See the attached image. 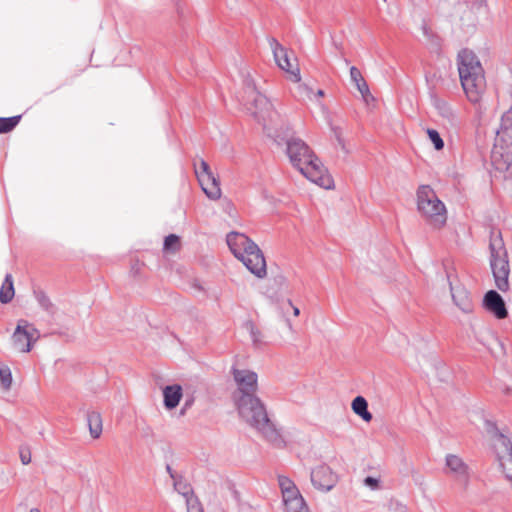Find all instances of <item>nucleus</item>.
Listing matches in <instances>:
<instances>
[{
    "mask_svg": "<svg viewBox=\"0 0 512 512\" xmlns=\"http://www.w3.org/2000/svg\"><path fill=\"white\" fill-rule=\"evenodd\" d=\"M182 387L180 385H168L163 389L164 406L168 410L176 408L182 398Z\"/></svg>",
    "mask_w": 512,
    "mask_h": 512,
    "instance_id": "16",
    "label": "nucleus"
},
{
    "mask_svg": "<svg viewBox=\"0 0 512 512\" xmlns=\"http://www.w3.org/2000/svg\"><path fill=\"white\" fill-rule=\"evenodd\" d=\"M297 84L296 89L299 97L301 98H312V95H314L313 90L306 84L299 82H295Z\"/></svg>",
    "mask_w": 512,
    "mask_h": 512,
    "instance_id": "33",
    "label": "nucleus"
},
{
    "mask_svg": "<svg viewBox=\"0 0 512 512\" xmlns=\"http://www.w3.org/2000/svg\"><path fill=\"white\" fill-rule=\"evenodd\" d=\"M432 105L443 119L451 124L455 122L456 114L445 99L434 96L432 97Z\"/></svg>",
    "mask_w": 512,
    "mask_h": 512,
    "instance_id": "19",
    "label": "nucleus"
},
{
    "mask_svg": "<svg viewBox=\"0 0 512 512\" xmlns=\"http://www.w3.org/2000/svg\"><path fill=\"white\" fill-rule=\"evenodd\" d=\"M452 299L455 305L464 313H471L473 311V302L469 293L465 289H453Z\"/></svg>",
    "mask_w": 512,
    "mask_h": 512,
    "instance_id": "17",
    "label": "nucleus"
},
{
    "mask_svg": "<svg viewBox=\"0 0 512 512\" xmlns=\"http://www.w3.org/2000/svg\"><path fill=\"white\" fill-rule=\"evenodd\" d=\"M491 163L500 172L507 171L512 164V111L503 113L491 152Z\"/></svg>",
    "mask_w": 512,
    "mask_h": 512,
    "instance_id": "6",
    "label": "nucleus"
},
{
    "mask_svg": "<svg viewBox=\"0 0 512 512\" xmlns=\"http://www.w3.org/2000/svg\"><path fill=\"white\" fill-rule=\"evenodd\" d=\"M446 473L453 478L463 492H468L472 478L469 465L458 455L447 454L445 457Z\"/></svg>",
    "mask_w": 512,
    "mask_h": 512,
    "instance_id": "10",
    "label": "nucleus"
},
{
    "mask_svg": "<svg viewBox=\"0 0 512 512\" xmlns=\"http://www.w3.org/2000/svg\"><path fill=\"white\" fill-rule=\"evenodd\" d=\"M29 512H41L38 508H32Z\"/></svg>",
    "mask_w": 512,
    "mask_h": 512,
    "instance_id": "41",
    "label": "nucleus"
},
{
    "mask_svg": "<svg viewBox=\"0 0 512 512\" xmlns=\"http://www.w3.org/2000/svg\"><path fill=\"white\" fill-rule=\"evenodd\" d=\"M284 512H310L305 499L296 487L282 494Z\"/></svg>",
    "mask_w": 512,
    "mask_h": 512,
    "instance_id": "13",
    "label": "nucleus"
},
{
    "mask_svg": "<svg viewBox=\"0 0 512 512\" xmlns=\"http://www.w3.org/2000/svg\"><path fill=\"white\" fill-rule=\"evenodd\" d=\"M364 485L372 490H376L379 488V480L377 478L368 476L364 479Z\"/></svg>",
    "mask_w": 512,
    "mask_h": 512,
    "instance_id": "35",
    "label": "nucleus"
},
{
    "mask_svg": "<svg viewBox=\"0 0 512 512\" xmlns=\"http://www.w3.org/2000/svg\"><path fill=\"white\" fill-rule=\"evenodd\" d=\"M185 502L187 512H204L203 507L196 496L185 500Z\"/></svg>",
    "mask_w": 512,
    "mask_h": 512,
    "instance_id": "32",
    "label": "nucleus"
},
{
    "mask_svg": "<svg viewBox=\"0 0 512 512\" xmlns=\"http://www.w3.org/2000/svg\"><path fill=\"white\" fill-rule=\"evenodd\" d=\"M187 409H184V406L181 409V414L183 415Z\"/></svg>",
    "mask_w": 512,
    "mask_h": 512,
    "instance_id": "42",
    "label": "nucleus"
},
{
    "mask_svg": "<svg viewBox=\"0 0 512 512\" xmlns=\"http://www.w3.org/2000/svg\"><path fill=\"white\" fill-rule=\"evenodd\" d=\"M236 389L232 400L242 421L255 429L261 436L275 447L285 445L284 438L275 423L269 418L267 407L257 395L258 374L245 368L232 367Z\"/></svg>",
    "mask_w": 512,
    "mask_h": 512,
    "instance_id": "2",
    "label": "nucleus"
},
{
    "mask_svg": "<svg viewBox=\"0 0 512 512\" xmlns=\"http://www.w3.org/2000/svg\"><path fill=\"white\" fill-rule=\"evenodd\" d=\"M334 133H335L338 144L340 146H342V148H344V141L341 137V133L337 129H334Z\"/></svg>",
    "mask_w": 512,
    "mask_h": 512,
    "instance_id": "36",
    "label": "nucleus"
},
{
    "mask_svg": "<svg viewBox=\"0 0 512 512\" xmlns=\"http://www.w3.org/2000/svg\"><path fill=\"white\" fill-rule=\"evenodd\" d=\"M484 436L495 453L506 479L512 485V441L508 429H500L496 422L485 419Z\"/></svg>",
    "mask_w": 512,
    "mask_h": 512,
    "instance_id": "5",
    "label": "nucleus"
},
{
    "mask_svg": "<svg viewBox=\"0 0 512 512\" xmlns=\"http://www.w3.org/2000/svg\"><path fill=\"white\" fill-rule=\"evenodd\" d=\"M14 285L11 274H7L0 288V302L3 304L9 303L14 297Z\"/></svg>",
    "mask_w": 512,
    "mask_h": 512,
    "instance_id": "22",
    "label": "nucleus"
},
{
    "mask_svg": "<svg viewBox=\"0 0 512 512\" xmlns=\"http://www.w3.org/2000/svg\"><path fill=\"white\" fill-rule=\"evenodd\" d=\"M173 485H174V489L180 495H182L185 498V500L195 496L191 485L189 483H187L185 480H183L182 478L179 477V478L175 479Z\"/></svg>",
    "mask_w": 512,
    "mask_h": 512,
    "instance_id": "25",
    "label": "nucleus"
},
{
    "mask_svg": "<svg viewBox=\"0 0 512 512\" xmlns=\"http://www.w3.org/2000/svg\"><path fill=\"white\" fill-rule=\"evenodd\" d=\"M351 407L353 412L360 416L364 421H371L372 414L368 411V403L364 397H355L352 401Z\"/></svg>",
    "mask_w": 512,
    "mask_h": 512,
    "instance_id": "21",
    "label": "nucleus"
},
{
    "mask_svg": "<svg viewBox=\"0 0 512 512\" xmlns=\"http://www.w3.org/2000/svg\"><path fill=\"white\" fill-rule=\"evenodd\" d=\"M244 328L249 332L250 338H251L254 346L259 347L264 343L263 334L256 327V325L254 324L253 321L247 320L244 323Z\"/></svg>",
    "mask_w": 512,
    "mask_h": 512,
    "instance_id": "24",
    "label": "nucleus"
},
{
    "mask_svg": "<svg viewBox=\"0 0 512 512\" xmlns=\"http://www.w3.org/2000/svg\"><path fill=\"white\" fill-rule=\"evenodd\" d=\"M21 115L12 117H0V133L12 131L20 122Z\"/></svg>",
    "mask_w": 512,
    "mask_h": 512,
    "instance_id": "27",
    "label": "nucleus"
},
{
    "mask_svg": "<svg viewBox=\"0 0 512 512\" xmlns=\"http://www.w3.org/2000/svg\"><path fill=\"white\" fill-rule=\"evenodd\" d=\"M12 372L8 365L0 363V384L6 391L10 390L12 386Z\"/></svg>",
    "mask_w": 512,
    "mask_h": 512,
    "instance_id": "26",
    "label": "nucleus"
},
{
    "mask_svg": "<svg viewBox=\"0 0 512 512\" xmlns=\"http://www.w3.org/2000/svg\"><path fill=\"white\" fill-rule=\"evenodd\" d=\"M293 313H294V315H295V316H298V315H299V313H300L299 308H297V307H293Z\"/></svg>",
    "mask_w": 512,
    "mask_h": 512,
    "instance_id": "40",
    "label": "nucleus"
},
{
    "mask_svg": "<svg viewBox=\"0 0 512 512\" xmlns=\"http://www.w3.org/2000/svg\"><path fill=\"white\" fill-rule=\"evenodd\" d=\"M489 251V263L495 285L500 291L506 292L509 289L508 278L510 274V264L508 252L500 232L497 234L494 232L492 233L489 243Z\"/></svg>",
    "mask_w": 512,
    "mask_h": 512,
    "instance_id": "7",
    "label": "nucleus"
},
{
    "mask_svg": "<svg viewBox=\"0 0 512 512\" xmlns=\"http://www.w3.org/2000/svg\"><path fill=\"white\" fill-rule=\"evenodd\" d=\"M427 135L430 141L433 143L436 150H442L444 147V141L442 140L439 132L435 129L428 128Z\"/></svg>",
    "mask_w": 512,
    "mask_h": 512,
    "instance_id": "29",
    "label": "nucleus"
},
{
    "mask_svg": "<svg viewBox=\"0 0 512 512\" xmlns=\"http://www.w3.org/2000/svg\"><path fill=\"white\" fill-rule=\"evenodd\" d=\"M350 78L351 81L355 84L357 90L362 95L364 101L368 102L369 99H373V96L370 93L369 87L365 79L363 78L360 70L355 67H350Z\"/></svg>",
    "mask_w": 512,
    "mask_h": 512,
    "instance_id": "18",
    "label": "nucleus"
},
{
    "mask_svg": "<svg viewBox=\"0 0 512 512\" xmlns=\"http://www.w3.org/2000/svg\"><path fill=\"white\" fill-rule=\"evenodd\" d=\"M39 337L40 333L33 324L20 319L11 337L13 348L18 352L28 353Z\"/></svg>",
    "mask_w": 512,
    "mask_h": 512,
    "instance_id": "9",
    "label": "nucleus"
},
{
    "mask_svg": "<svg viewBox=\"0 0 512 512\" xmlns=\"http://www.w3.org/2000/svg\"><path fill=\"white\" fill-rule=\"evenodd\" d=\"M233 255L257 278H264L267 274L265 257L258 245L239 232H230L226 238Z\"/></svg>",
    "mask_w": 512,
    "mask_h": 512,
    "instance_id": "4",
    "label": "nucleus"
},
{
    "mask_svg": "<svg viewBox=\"0 0 512 512\" xmlns=\"http://www.w3.org/2000/svg\"><path fill=\"white\" fill-rule=\"evenodd\" d=\"M194 167L198 180L205 177L209 178L211 175H213V172L211 171L209 164L203 159H200L199 165L195 163Z\"/></svg>",
    "mask_w": 512,
    "mask_h": 512,
    "instance_id": "28",
    "label": "nucleus"
},
{
    "mask_svg": "<svg viewBox=\"0 0 512 512\" xmlns=\"http://www.w3.org/2000/svg\"><path fill=\"white\" fill-rule=\"evenodd\" d=\"M484 306L496 318L504 319L507 317L508 312L503 298L495 290L488 291L484 296Z\"/></svg>",
    "mask_w": 512,
    "mask_h": 512,
    "instance_id": "14",
    "label": "nucleus"
},
{
    "mask_svg": "<svg viewBox=\"0 0 512 512\" xmlns=\"http://www.w3.org/2000/svg\"><path fill=\"white\" fill-rule=\"evenodd\" d=\"M269 45L279 68L289 75L291 81L299 82L301 80L299 67L292 63L287 50L275 38L269 39Z\"/></svg>",
    "mask_w": 512,
    "mask_h": 512,
    "instance_id": "11",
    "label": "nucleus"
},
{
    "mask_svg": "<svg viewBox=\"0 0 512 512\" xmlns=\"http://www.w3.org/2000/svg\"><path fill=\"white\" fill-rule=\"evenodd\" d=\"M317 97H322L324 95V91L319 89L317 90L316 94H315Z\"/></svg>",
    "mask_w": 512,
    "mask_h": 512,
    "instance_id": "39",
    "label": "nucleus"
},
{
    "mask_svg": "<svg viewBox=\"0 0 512 512\" xmlns=\"http://www.w3.org/2000/svg\"><path fill=\"white\" fill-rule=\"evenodd\" d=\"M34 296L39 304V306L50 316H54L57 312V308L55 304L50 300V298L43 291H34Z\"/></svg>",
    "mask_w": 512,
    "mask_h": 512,
    "instance_id": "23",
    "label": "nucleus"
},
{
    "mask_svg": "<svg viewBox=\"0 0 512 512\" xmlns=\"http://www.w3.org/2000/svg\"><path fill=\"white\" fill-rule=\"evenodd\" d=\"M244 86L241 103L259 122H262L263 128L270 137L278 144L282 142L286 144V154L292 166L318 186L325 189L332 188V177L308 144L295 136L288 126L284 129L281 125L280 130L278 129L277 125L281 123L280 114L274 109L270 100L256 89L254 81L246 78Z\"/></svg>",
    "mask_w": 512,
    "mask_h": 512,
    "instance_id": "1",
    "label": "nucleus"
},
{
    "mask_svg": "<svg viewBox=\"0 0 512 512\" xmlns=\"http://www.w3.org/2000/svg\"><path fill=\"white\" fill-rule=\"evenodd\" d=\"M199 184L206 194V196L211 200H218L221 197V188L219 184L218 178L213 174L209 178L205 177L199 179Z\"/></svg>",
    "mask_w": 512,
    "mask_h": 512,
    "instance_id": "15",
    "label": "nucleus"
},
{
    "mask_svg": "<svg viewBox=\"0 0 512 512\" xmlns=\"http://www.w3.org/2000/svg\"><path fill=\"white\" fill-rule=\"evenodd\" d=\"M310 476L313 486L324 492L331 490L337 482L336 475L331 468L325 464L314 468Z\"/></svg>",
    "mask_w": 512,
    "mask_h": 512,
    "instance_id": "12",
    "label": "nucleus"
},
{
    "mask_svg": "<svg viewBox=\"0 0 512 512\" xmlns=\"http://www.w3.org/2000/svg\"><path fill=\"white\" fill-rule=\"evenodd\" d=\"M457 67L462 88L472 103H478L485 91L484 69L475 53L463 49L457 56Z\"/></svg>",
    "mask_w": 512,
    "mask_h": 512,
    "instance_id": "3",
    "label": "nucleus"
},
{
    "mask_svg": "<svg viewBox=\"0 0 512 512\" xmlns=\"http://www.w3.org/2000/svg\"><path fill=\"white\" fill-rule=\"evenodd\" d=\"M20 460L23 465H28L31 462V451L27 446H21L19 448Z\"/></svg>",
    "mask_w": 512,
    "mask_h": 512,
    "instance_id": "34",
    "label": "nucleus"
},
{
    "mask_svg": "<svg viewBox=\"0 0 512 512\" xmlns=\"http://www.w3.org/2000/svg\"><path fill=\"white\" fill-rule=\"evenodd\" d=\"M194 399L191 397L189 399H186L184 402V409H189L193 405Z\"/></svg>",
    "mask_w": 512,
    "mask_h": 512,
    "instance_id": "37",
    "label": "nucleus"
},
{
    "mask_svg": "<svg viewBox=\"0 0 512 512\" xmlns=\"http://www.w3.org/2000/svg\"><path fill=\"white\" fill-rule=\"evenodd\" d=\"M278 484L281 490V494L297 487L290 478L283 475L278 476Z\"/></svg>",
    "mask_w": 512,
    "mask_h": 512,
    "instance_id": "31",
    "label": "nucleus"
},
{
    "mask_svg": "<svg viewBox=\"0 0 512 512\" xmlns=\"http://www.w3.org/2000/svg\"><path fill=\"white\" fill-rule=\"evenodd\" d=\"M417 209L426 222L434 228H441L447 220V211L435 191L428 185L417 190Z\"/></svg>",
    "mask_w": 512,
    "mask_h": 512,
    "instance_id": "8",
    "label": "nucleus"
},
{
    "mask_svg": "<svg viewBox=\"0 0 512 512\" xmlns=\"http://www.w3.org/2000/svg\"><path fill=\"white\" fill-rule=\"evenodd\" d=\"M166 469H167V472L169 473L170 477L173 479V481L178 478V477H176L172 468L169 465H167Z\"/></svg>",
    "mask_w": 512,
    "mask_h": 512,
    "instance_id": "38",
    "label": "nucleus"
},
{
    "mask_svg": "<svg viewBox=\"0 0 512 512\" xmlns=\"http://www.w3.org/2000/svg\"><path fill=\"white\" fill-rule=\"evenodd\" d=\"M179 249V237L175 234H170L164 239V250L176 251Z\"/></svg>",
    "mask_w": 512,
    "mask_h": 512,
    "instance_id": "30",
    "label": "nucleus"
},
{
    "mask_svg": "<svg viewBox=\"0 0 512 512\" xmlns=\"http://www.w3.org/2000/svg\"><path fill=\"white\" fill-rule=\"evenodd\" d=\"M87 424L91 437L93 439H98L103 430L101 414L97 411H88Z\"/></svg>",
    "mask_w": 512,
    "mask_h": 512,
    "instance_id": "20",
    "label": "nucleus"
}]
</instances>
